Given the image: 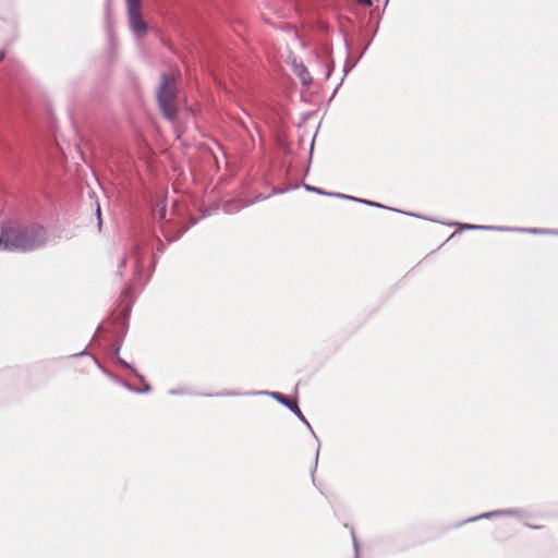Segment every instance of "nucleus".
<instances>
[{
	"label": "nucleus",
	"instance_id": "1",
	"mask_svg": "<svg viewBox=\"0 0 558 558\" xmlns=\"http://www.w3.org/2000/svg\"><path fill=\"white\" fill-rule=\"evenodd\" d=\"M45 240L46 232L41 226H10L0 233V250H34L44 244Z\"/></svg>",
	"mask_w": 558,
	"mask_h": 558
},
{
	"label": "nucleus",
	"instance_id": "2",
	"mask_svg": "<svg viewBox=\"0 0 558 558\" xmlns=\"http://www.w3.org/2000/svg\"><path fill=\"white\" fill-rule=\"evenodd\" d=\"M175 95L177 87L174 75H162V81L157 92V99L163 116L168 120H173L177 116V106L174 104Z\"/></svg>",
	"mask_w": 558,
	"mask_h": 558
},
{
	"label": "nucleus",
	"instance_id": "3",
	"mask_svg": "<svg viewBox=\"0 0 558 558\" xmlns=\"http://www.w3.org/2000/svg\"><path fill=\"white\" fill-rule=\"evenodd\" d=\"M129 15V22L132 31L137 37H144L147 33V25L142 17L141 12L131 13Z\"/></svg>",
	"mask_w": 558,
	"mask_h": 558
},
{
	"label": "nucleus",
	"instance_id": "4",
	"mask_svg": "<svg viewBox=\"0 0 558 558\" xmlns=\"http://www.w3.org/2000/svg\"><path fill=\"white\" fill-rule=\"evenodd\" d=\"M276 398L282 402L283 404H286L289 409H291L292 411H294L298 415H301V411L298 407V403L295 400H292V399H289L280 393H276L275 395Z\"/></svg>",
	"mask_w": 558,
	"mask_h": 558
},
{
	"label": "nucleus",
	"instance_id": "5",
	"mask_svg": "<svg viewBox=\"0 0 558 558\" xmlns=\"http://www.w3.org/2000/svg\"><path fill=\"white\" fill-rule=\"evenodd\" d=\"M128 14L141 12V0H125Z\"/></svg>",
	"mask_w": 558,
	"mask_h": 558
},
{
	"label": "nucleus",
	"instance_id": "6",
	"mask_svg": "<svg viewBox=\"0 0 558 558\" xmlns=\"http://www.w3.org/2000/svg\"><path fill=\"white\" fill-rule=\"evenodd\" d=\"M300 76L304 84L307 83L308 80H311L310 73L306 70H303Z\"/></svg>",
	"mask_w": 558,
	"mask_h": 558
},
{
	"label": "nucleus",
	"instance_id": "7",
	"mask_svg": "<svg viewBox=\"0 0 558 558\" xmlns=\"http://www.w3.org/2000/svg\"><path fill=\"white\" fill-rule=\"evenodd\" d=\"M97 219H98V226L100 227L101 226V213H100V206L97 205Z\"/></svg>",
	"mask_w": 558,
	"mask_h": 558
},
{
	"label": "nucleus",
	"instance_id": "8",
	"mask_svg": "<svg viewBox=\"0 0 558 558\" xmlns=\"http://www.w3.org/2000/svg\"><path fill=\"white\" fill-rule=\"evenodd\" d=\"M360 4H363L365 7H371L372 1L371 0H356Z\"/></svg>",
	"mask_w": 558,
	"mask_h": 558
}]
</instances>
